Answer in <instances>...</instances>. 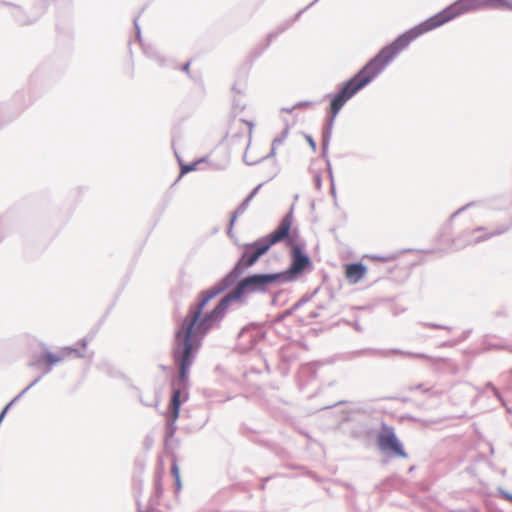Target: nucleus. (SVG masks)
Here are the masks:
<instances>
[{
  "instance_id": "1",
  "label": "nucleus",
  "mask_w": 512,
  "mask_h": 512,
  "mask_svg": "<svg viewBox=\"0 0 512 512\" xmlns=\"http://www.w3.org/2000/svg\"><path fill=\"white\" fill-rule=\"evenodd\" d=\"M278 278V274H255L246 277L213 307H210V302L221 289L211 288L199 294L197 302L190 306L175 332L172 356L179 367V377L183 383L186 382L193 362V353L199 349L205 335L222 321L230 304L241 300L247 292L263 290Z\"/></svg>"
},
{
  "instance_id": "2",
  "label": "nucleus",
  "mask_w": 512,
  "mask_h": 512,
  "mask_svg": "<svg viewBox=\"0 0 512 512\" xmlns=\"http://www.w3.org/2000/svg\"><path fill=\"white\" fill-rule=\"evenodd\" d=\"M487 5L511 6L512 0H458L419 25L406 31L391 44L385 46L356 75L345 82L332 97L330 114L335 117L345 103L370 83L412 41L433 29L453 20L457 16Z\"/></svg>"
},
{
  "instance_id": "3",
  "label": "nucleus",
  "mask_w": 512,
  "mask_h": 512,
  "mask_svg": "<svg viewBox=\"0 0 512 512\" xmlns=\"http://www.w3.org/2000/svg\"><path fill=\"white\" fill-rule=\"evenodd\" d=\"M293 217L287 214L280 222L279 226L268 235V237L260 239L254 243L247 244L240 260L237 263L239 268L251 267L256 261L265 254L272 245L281 242L288 236V231L292 228Z\"/></svg>"
},
{
  "instance_id": "4",
  "label": "nucleus",
  "mask_w": 512,
  "mask_h": 512,
  "mask_svg": "<svg viewBox=\"0 0 512 512\" xmlns=\"http://www.w3.org/2000/svg\"><path fill=\"white\" fill-rule=\"evenodd\" d=\"M297 230L288 231V236L284 238L286 246L290 248L291 264L287 273L299 275L311 266L309 257L303 252L302 246L298 241Z\"/></svg>"
},
{
  "instance_id": "5",
  "label": "nucleus",
  "mask_w": 512,
  "mask_h": 512,
  "mask_svg": "<svg viewBox=\"0 0 512 512\" xmlns=\"http://www.w3.org/2000/svg\"><path fill=\"white\" fill-rule=\"evenodd\" d=\"M377 444L379 449L383 452H388L401 458L407 457L406 452L404 451L392 428H382L377 438Z\"/></svg>"
},
{
  "instance_id": "6",
  "label": "nucleus",
  "mask_w": 512,
  "mask_h": 512,
  "mask_svg": "<svg viewBox=\"0 0 512 512\" xmlns=\"http://www.w3.org/2000/svg\"><path fill=\"white\" fill-rule=\"evenodd\" d=\"M252 129L253 123L241 119H236L230 123L228 135L232 138L250 136Z\"/></svg>"
},
{
  "instance_id": "7",
  "label": "nucleus",
  "mask_w": 512,
  "mask_h": 512,
  "mask_svg": "<svg viewBox=\"0 0 512 512\" xmlns=\"http://www.w3.org/2000/svg\"><path fill=\"white\" fill-rule=\"evenodd\" d=\"M72 354H75L76 356H82V354L79 353L77 349L67 347V348L62 349V351L59 355L50 353V352L44 353L40 357L39 363L49 365V366L54 365Z\"/></svg>"
},
{
  "instance_id": "8",
  "label": "nucleus",
  "mask_w": 512,
  "mask_h": 512,
  "mask_svg": "<svg viewBox=\"0 0 512 512\" xmlns=\"http://www.w3.org/2000/svg\"><path fill=\"white\" fill-rule=\"evenodd\" d=\"M366 274V267L361 263L345 265V277L351 284L358 283Z\"/></svg>"
},
{
  "instance_id": "9",
  "label": "nucleus",
  "mask_w": 512,
  "mask_h": 512,
  "mask_svg": "<svg viewBox=\"0 0 512 512\" xmlns=\"http://www.w3.org/2000/svg\"><path fill=\"white\" fill-rule=\"evenodd\" d=\"M181 394L182 392L180 391V389H175L173 391V394H172V397H171V401H170V411H171V416H172V420L173 421H176L179 417V413H180V406H181V403H182V400H181ZM187 399V396H185L183 398V401H185Z\"/></svg>"
},
{
  "instance_id": "10",
  "label": "nucleus",
  "mask_w": 512,
  "mask_h": 512,
  "mask_svg": "<svg viewBox=\"0 0 512 512\" xmlns=\"http://www.w3.org/2000/svg\"><path fill=\"white\" fill-rule=\"evenodd\" d=\"M285 139H286V135H282L281 137L279 138H276L273 143H272V147H271V155L272 156H275L277 154V151L282 147L284 146L285 144Z\"/></svg>"
},
{
  "instance_id": "11",
  "label": "nucleus",
  "mask_w": 512,
  "mask_h": 512,
  "mask_svg": "<svg viewBox=\"0 0 512 512\" xmlns=\"http://www.w3.org/2000/svg\"><path fill=\"white\" fill-rule=\"evenodd\" d=\"M171 471H172V475L175 478L177 489L179 490L181 488L180 472H179V467H178L176 461L173 462Z\"/></svg>"
},
{
  "instance_id": "12",
  "label": "nucleus",
  "mask_w": 512,
  "mask_h": 512,
  "mask_svg": "<svg viewBox=\"0 0 512 512\" xmlns=\"http://www.w3.org/2000/svg\"><path fill=\"white\" fill-rule=\"evenodd\" d=\"M196 166H197V163H193V164H190V165H181V173H180V176L190 172V171H193L196 169Z\"/></svg>"
},
{
  "instance_id": "13",
  "label": "nucleus",
  "mask_w": 512,
  "mask_h": 512,
  "mask_svg": "<svg viewBox=\"0 0 512 512\" xmlns=\"http://www.w3.org/2000/svg\"><path fill=\"white\" fill-rule=\"evenodd\" d=\"M189 67H190V63H186V64L183 66V70H184L185 72H187V73H188V72H189Z\"/></svg>"
},
{
  "instance_id": "14",
  "label": "nucleus",
  "mask_w": 512,
  "mask_h": 512,
  "mask_svg": "<svg viewBox=\"0 0 512 512\" xmlns=\"http://www.w3.org/2000/svg\"><path fill=\"white\" fill-rule=\"evenodd\" d=\"M82 347H83V348H85V347H86V343H85V342H83V343H82Z\"/></svg>"
}]
</instances>
